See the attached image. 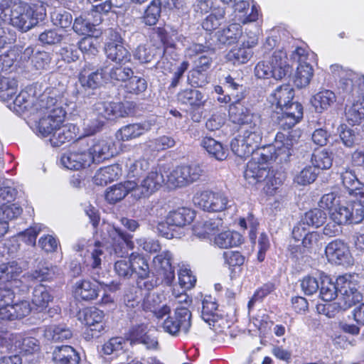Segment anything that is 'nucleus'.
Here are the masks:
<instances>
[{"label":"nucleus","mask_w":364,"mask_h":364,"mask_svg":"<svg viewBox=\"0 0 364 364\" xmlns=\"http://www.w3.org/2000/svg\"><path fill=\"white\" fill-rule=\"evenodd\" d=\"M98 287L88 279H82L75 283L73 289L74 296L82 301H91L98 296Z\"/></svg>","instance_id":"33"},{"label":"nucleus","mask_w":364,"mask_h":364,"mask_svg":"<svg viewBox=\"0 0 364 364\" xmlns=\"http://www.w3.org/2000/svg\"><path fill=\"white\" fill-rule=\"evenodd\" d=\"M332 152L326 149H315L312 153L311 161L313 166L321 170L329 169L333 164Z\"/></svg>","instance_id":"40"},{"label":"nucleus","mask_w":364,"mask_h":364,"mask_svg":"<svg viewBox=\"0 0 364 364\" xmlns=\"http://www.w3.org/2000/svg\"><path fill=\"white\" fill-rule=\"evenodd\" d=\"M123 87L127 94L138 95L146 90L147 82L144 78L132 75L126 80Z\"/></svg>","instance_id":"47"},{"label":"nucleus","mask_w":364,"mask_h":364,"mask_svg":"<svg viewBox=\"0 0 364 364\" xmlns=\"http://www.w3.org/2000/svg\"><path fill=\"white\" fill-rule=\"evenodd\" d=\"M44 108L45 114L38 121H27V124L43 137L50 136L59 126H62L66 117V111L55 97L48 96Z\"/></svg>","instance_id":"6"},{"label":"nucleus","mask_w":364,"mask_h":364,"mask_svg":"<svg viewBox=\"0 0 364 364\" xmlns=\"http://www.w3.org/2000/svg\"><path fill=\"white\" fill-rule=\"evenodd\" d=\"M102 80V72H100L99 69H96V66L90 63H85L78 75L79 82L85 90L98 88L101 85Z\"/></svg>","instance_id":"20"},{"label":"nucleus","mask_w":364,"mask_h":364,"mask_svg":"<svg viewBox=\"0 0 364 364\" xmlns=\"http://www.w3.org/2000/svg\"><path fill=\"white\" fill-rule=\"evenodd\" d=\"M301 220L308 226L319 228L325 223L326 214L321 208H312L304 213Z\"/></svg>","instance_id":"45"},{"label":"nucleus","mask_w":364,"mask_h":364,"mask_svg":"<svg viewBox=\"0 0 364 364\" xmlns=\"http://www.w3.org/2000/svg\"><path fill=\"white\" fill-rule=\"evenodd\" d=\"M105 54L107 58L120 64H126L131 60V53L124 46L123 41L119 34H116L115 39L107 43Z\"/></svg>","instance_id":"19"},{"label":"nucleus","mask_w":364,"mask_h":364,"mask_svg":"<svg viewBox=\"0 0 364 364\" xmlns=\"http://www.w3.org/2000/svg\"><path fill=\"white\" fill-rule=\"evenodd\" d=\"M88 153L92 164H100L113 156L109 143L105 139H94L92 144L89 141Z\"/></svg>","instance_id":"25"},{"label":"nucleus","mask_w":364,"mask_h":364,"mask_svg":"<svg viewBox=\"0 0 364 364\" xmlns=\"http://www.w3.org/2000/svg\"><path fill=\"white\" fill-rule=\"evenodd\" d=\"M139 266H136L137 274H136V284L139 289H144L147 291H151L157 286V279L153 277H150V269L149 263L146 261L138 259L136 263Z\"/></svg>","instance_id":"28"},{"label":"nucleus","mask_w":364,"mask_h":364,"mask_svg":"<svg viewBox=\"0 0 364 364\" xmlns=\"http://www.w3.org/2000/svg\"><path fill=\"white\" fill-rule=\"evenodd\" d=\"M277 106L282 109L292 102L294 97V90L289 84H284L278 87L274 93Z\"/></svg>","instance_id":"42"},{"label":"nucleus","mask_w":364,"mask_h":364,"mask_svg":"<svg viewBox=\"0 0 364 364\" xmlns=\"http://www.w3.org/2000/svg\"><path fill=\"white\" fill-rule=\"evenodd\" d=\"M46 334L50 336L54 341H63L72 336V332L68 328L60 326H48L46 330Z\"/></svg>","instance_id":"62"},{"label":"nucleus","mask_w":364,"mask_h":364,"mask_svg":"<svg viewBox=\"0 0 364 364\" xmlns=\"http://www.w3.org/2000/svg\"><path fill=\"white\" fill-rule=\"evenodd\" d=\"M176 100L179 104L189 107L190 116L193 122H198L201 120V109L205 106L206 100L200 90L194 88L181 90L176 95Z\"/></svg>","instance_id":"10"},{"label":"nucleus","mask_w":364,"mask_h":364,"mask_svg":"<svg viewBox=\"0 0 364 364\" xmlns=\"http://www.w3.org/2000/svg\"><path fill=\"white\" fill-rule=\"evenodd\" d=\"M150 43L155 49L161 50L164 55L169 50L176 48V43L173 38V34L167 30L165 26L152 28L149 35Z\"/></svg>","instance_id":"14"},{"label":"nucleus","mask_w":364,"mask_h":364,"mask_svg":"<svg viewBox=\"0 0 364 364\" xmlns=\"http://www.w3.org/2000/svg\"><path fill=\"white\" fill-rule=\"evenodd\" d=\"M196 213L189 208L181 207L169 211L166 217L168 226L183 228L190 225L195 218Z\"/></svg>","instance_id":"24"},{"label":"nucleus","mask_w":364,"mask_h":364,"mask_svg":"<svg viewBox=\"0 0 364 364\" xmlns=\"http://www.w3.org/2000/svg\"><path fill=\"white\" fill-rule=\"evenodd\" d=\"M350 281H348L344 276H340L336 279V283L332 282L328 277H325L321 279L320 289V297L324 301H331L337 297L338 291L344 289V294H347L346 284L349 285Z\"/></svg>","instance_id":"17"},{"label":"nucleus","mask_w":364,"mask_h":364,"mask_svg":"<svg viewBox=\"0 0 364 364\" xmlns=\"http://www.w3.org/2000/svg\"><path fill=\"white\" fill-rule=\"evenodd\" d=\"M218 305L215 299L211 296H205L202 301L201 317L203 321L208 323L211 328L216 331L220 321H223L224 318L218 313Z\"/></svg>","instance_id":"22"},{"label":"nucleus","mask_w":364,"mask_h":364,"mask_svg":"<svg viewBox=\"0 0 364 364\" xmlns=\"http://www.w3.org/2000/svg\"><path fill=\"white\" fill-rule=\"evenodd\" d=\"M281 116L278 117L279 131L275 136V143L279 144V151L282 146L286 148L287 155H291L294 145L301 136V130L294 127L303 118L304 107L298 102H292L282 109Z\"/></svg>","instance_id":"3"},{"label":"nucleus","mask_w":364,"mask_h":364,"mask_svg":"<svg viewBox=\"0 0 364 364\" xmlns=\"http://www.w3.org/2000/svg\"><path fill=\"white\" fill-rule=\"evenodd\" d=\"M154 299L151 298L149 294L146 295L142 302V307L145 311L154 312L156 316L159 318H163L164 316L168 315L171 312V309L167 305H164L159 309H157L156 304H151Z\"/></svg>","instance_id":"61"},{"label":"nucleus","mask_w":364,"mask_h":364,"mask_svg":"<svg viewBox=\"0 0 364 364\" xmlns=\"http://www.w3.org/2000/svg\"><path fill=\"white\" fill-rule=\"evenodd\" d=\"M55 267L44 259L36 262V265L27 273V277L31 281L51 282L55 277Z\"/></svg>","instance_id":"26"},{"label":"nucleus","mask_w":364,"mask_h":364,"mask_svg":"<svg viewBox=\"0 0 364 364\" xmlns=\"http://www.w3.org/2000/svg\"><path fill=\"white\" fill-rule=\"evenodd\" d=\"M205 171L199 164H183L174 167L166 176V184L169 188L186 187L197 182Z\"/></svg>","instance_id":"7"},{"label":"nucleus","mask_w":364,"mask_h":364,"mask_svg":"<svg viewBox=\"0 0 364 364\" xmlns=\"http://www.w3.org/2000/svg\"><path fill=\"white\" fill-rule=\"evenodd\" d=\"M178 283L181 288L185 289H192L196 283V277L191 269L181 268L178 271Z\"/></svg>","instance_id":"64"},{"label":"nucleus","mask_w":364,"mask_h":364,"mask_svg":"<svg viewBox=\"0 0 364 364\" xmlns=\"http://www.w3.org/2000/svg\"><path fill=\"white\" fill-rule=\"evenodd\" d=\"M150 129L151 124L149 123L129 124L117 131V137L122 141H130L139 137Z\"/></svg>","instance_id":"31"},{"label":"nucleus","mask_w":364,"mask_h":364,"mask_svg":"<svg viewBox=\"0 0 364 364\" xmlns=\"http://www.w3.org/2000/svg\"><path fill=\"white\" fill-rule=\"evenodd\" d=\"M276 174L277 173L273 169H271L269 174L262 181L264 183L263 191L267 196H274L282 184V180L277 177Z\"/></svg>","instance_id":"58"},{"label":"nucleus","mask_w":364,"mask_h":364,"mask_svg":"<svg viewBox=\"0 0 364 364\" xmlns=\"http://www.w3.org/2000/svg\"><path fill=\"white\" fill-rule=\"evenodd\" d=\"M50 60V53L44 50H38L31 57V63L36 70L46 69Z\"/></svg>","instance_id":"63"},{"label":"nucleus","mask_w":364,"mask_h":364,"mask_svg":"<svg viewBox=\"0 0 364 364\" xmlns=\"http://www.w3.org/2000/svg\"><path fill=\"white\" fill-rule=\"evenodd\" d=\"M52 360L55 364H79L80 357L73 347L63 345L54 349Z\"/></svg>","instance_id":"29"},{"label":"nucleus","mask_w":364,"mask_h":364,"mask_svg":"<svg viewBox=\"0 0 364 364\" xmlns=\"http://www.w3.org/2000/svg\"><path fill=\"white\" fill-rule=\"evenodd\" d=\"M172 254L166 250L153 258V267L156 272L162 277L163 281L170 286L175 279V267L172 265Z\"/></svg>","instance_id":"15"},{"label":"nucleus","mask_w":364,"mask_h":364,"mask_svg":"<svg viewBox=\"0 0 364 364\" xmlns=\"http://www.w3.org/2000/svg\"><path fill=\"white\" fill-rule=\"evenodd\" d=\"M193 200L199 207L208 212L223 211L227 208L228 203L227 197L223 193L210 190L196 193Z\"/></svg>","instance_id":"13"},{"label":"nucleus","mask_w":364,"mask_h":364,"mask_svg":"<svg viewBox=\"0 0 364 364\" xmlns=\"http://www.w3.org/2000/svg\"><path fill=\"white\" fill-rule=\"evenodd\" d=\"M9 9L6 11V14ZM9 21V23L14 27L18 28L20 31L23 29V4L21 2L15 3L10 11V15L6 14V19L0 21V26L1 22Z\"/></svg>","instance_id":"53"},{"label":"nucleus","mask_w":364,"mask_h":364,"mask_svg":"<svg viewBox=\"0 0 364 364\" xmlns=\"http://www.w3.org/2000/svg\"><path fill=\"white\" fill-rule=\"evenodd\" d=\"M325 254L329 262L341 264L348 260L350 252L346 242L342 240L336 239L326 245Z\"/></svg>","instance_id":"21"},{"label":"nucleus","mask_w":364,"mask_h":364,"mask_svg":"<svg viewBox=\"0 0 364 364\" xmlns=\"http://www.w3.org/2000/svg\"><path fill=\"white\" fill-rule=\"evenodd\" d=\"M336 101L335 93L327 89H323L316 93L311 99V103L317 112L328 109Z\"/></svg>","instance_id":"36"},{"label":"nucleus","mask_w":364,"mask_h":364,"mask_svg":"<svg viewBox=\"0 0 364 364\" xmlns=\"http://www.w3.org/2000/svg\"><path fill=\"white\" fill-rule=\"evenodd\" d=\"M187 80L191 86L202 87L208 83V73L193 68L188 73Z\"/></svg>","instance_id":"59"},{"label":"nucleus","mask_w":364,"mask_h":364,"mask_svg":"<svg viewBox=\"0 0 364 364\" xmlns=\"http://www.w3.org/2000/svg\"><path fill=\"white\" fill-rule=\"evenodd\" d=\"M191 313L184 306L177 307L173 315H168L162 327L164 331L172 336H177L182 331L187 333L191 326Z\"/></svg>","instance_id":"12"},{"label":"nucleus","mask_w":364,"mask_h":364,"mask_svg":"<svg viewBox=\"0 0 364 364\" xmlns=\"http://www.w3.org/2000/svg\"><path fill=\"white\" fill-rule=\"evenodd\" d=\"M117 237L113 238L112 246L115 253L122 252L123 249L132 250L134 247L132 236L120 230H115Z\"/></svg>","instance_id":"46"},{"label":"nucleus","mask_w":364,"mask_h":364,"mask_svg":"<svg viewBox=\"0 0 364 364\" xmlns=\"http://www.w3.org/2000/svg\"><path fill=\"white\" fill-rule=\"evenodd\" d=\"M314 75V69L309 63H300L296 70L294 84L298 88L309 85Z\"/></svg>","instance_id":"41"},{"label":"nucleus","mask_w":364,"mask_h":364,"mask_svg":"<svg viewBox=\"0 0 364 364\" xmlns=\"http://www.w3.org/2000/svg\"><path fill=\"white\" fill-rule=\"evenodd\" d=\"M134 102H107L100 100L93 104L90 112V120L87 125L89 134L100 132L108 120L127 117L134 114Z\"/></svg>","instance_id":"4"},{"label":"nucleus","mask_w":364,"mask_h":364,"mask_svg":"<svg viewBox=\"0 0 364 364\" xmlns=\"http://www.w3.org/2000/svg\"><path fill=\"white\" fill-rule=\"evenodd\" d=\"M52 300L53 296L47 287L42 284H37L32 294L31 311L34 309L37 312H41L48 307Z\"/></svg>","instance_id":"32"},{"label":"nucleus","mask_w":364,"mask_h":364,"mask_svg":"<svg viewBox=\"0 0 364 364\" xmlns=\"http://www.w3.org/2000/svg\"><path fill=\"white\" fill-rule=\"evenodd\" d=\"M345 115L346 121L351 126L361 123L364 119V95L358 96V100L346 108Z\"/></svg>","instance_id":"37"},{"label":"nucleus","mask_w":364,"mask_h":364,"mask_svg":"<svg viewBox=\"0 0 364 364\" xmlns=\"http://www.w3.org/2000/svg\"><path fill=\"white\" fill-rule=\"evenodd\" d=\"M242 97V95L237 96L236 102L230 104L228 113L232 121L237 124V134L231 141V149L237 156L246 159L258 149L262 135L250 111L240 104L239 101Z\"/></svg>","instance_id":"1"},{"label":"nucleus","mask_w":364,"mask_h":364,"mask_svg":"<svg viewBox=\"0 0 364 364\" xmlns=\"http://www.w3.org/2000/svg\"><path fill=\"white\" fill-rule=\"evenodd\" d=\"M138 259L142 261H146L145 257L136 252H132L130 254L129 258H124L117 260L114 263V270L117 274L123 278H130L134 273L137 274L136 266H141L136 264Z\"/></svg>","instance_id":"23"},{"label":"nucleus","mask_w":364,"mask_h":364,"mask_svg":"<svg viewBox=\"0 0 364 364\" xmlns=\"http://www.w3.org/2000/svg\"><path fill=\"white\" fill-rule=\"evenodd\" d=\"M98 40L92 36L87 35L78 43L79 49L87 55H95L98 53Z\"/></svg>","instance_id":"57"},{"label":"nucleus","mask_w":364,"mask_h":364,"mask_svg":"<svg viewBox=\"0 0 364 364\" xmlns=\"http://www.w3.org/2000/svg\"><path fill=\"white\" fill-rule=\"evenodd\" d=\"M17 82L14 78L6 77L0 75V99L3 101L11 100L16 94Z\"/></svg>","instance_id":"52"},{"label":"nucleus","mask_w":364,"mask_h":364,"mask_svg":"<svg viewBox=\"0 0 364 364\" xmlns=\"http://www.w3.org/2000/svg\"><path fill=\"white\" fill-rule=\"evenodd\" d=\"M79 127L73 124L59 126L50 136V142L54 147H59L65 143H75L79 137Z\"/></svg>","instance_id":"16"},{"label":"nucleus","mask_w":364,"mask_h":364,"mask_svg":"<svg viewBox=\"0 0 364 364\" xmlns=\"http://www.w3.org/2000/svg\"><path fill=\"white\" fill-rule=\"evenodd\" d=\"M132 183L135 185L133 188V198L139 200L149 198L159 191L164 183V178L163 174L158 171L157 167H152L144 176L139 185L135 181Z\"/></svg>","instance_id":"11"},{"label":"nucleus","mask_w":364,"mask_h":364,"mask_svg":"<svg viewBox=\"0 0 364 364\" xmlns=\"http://www.w3.org/2000/svg\"><path fill=\"white\" fill-rule=\"evenodd\" d=\"M223 258L224 259V264L230 270L231 277H234L236 273V269L240 272L242 267L246 261L245 256L238 250H228L223 253Z\"/></svg>","instance_id":"38"},{"label":"nucleus","mask_w":364,"mask_h":364,"mask_svg":"<svg viewBox=\"0 0 364 364\" xmlns=\"http://www.w3.org/2000/svg\"><path fill=\"white\" fill-rule=\"evenodd\" d=\"M157 50L155 47L152 48L145 44H140L134 52V58L139 60L140 63H148L154 59Z\"/></svg>","instance_id":"56"},{"label":"nucleus","mask_w":364,"mask_h":364,"mask_svg":"<svg viewBox=\"0 0 364 364\" xmlns=\"http://www.w3.org/2000/svg\"><path fill=\"white\" fill-rule=\"evenodd\" d=\"M249 9L250 4L247 1L241 0L234 4L235 12L242 14L244 19L242 21L244 23L256 21L258 19V12L257 9L252 6L251 8V12L247 14Z\"/></svg>","instance_id":"55"},{"label":"nucleus","mask_w":364,"mask_h":364,"mask_svg":"<svg viewBox=\"0 0 364 364\" xmlns=\"http://www.w3.org/2000/svg\"><path fill=\"white\" fill-rule=\"evenodd\" d=\"M318 173L315 168L308 166L304 168L294 178V182L302 186L309 185L313 183L317 178Z\"/></svg>","instance_id":"60"},{"label":"nucleus","mask_w":364,"mask_h":364,"mask_svg":"<svg viewBox=\"0 0 364 364\" xmlns=\"http://www.w3.org/2000/svg\"><path fill=\"white\" fill-rule=\"evenodd\" d=\"M43 8L38 7L37 5L33 6H29L26 10V17L24 19V26L26 30L31 29L37 25L39 21H43L46 16V12H43Z\"/></svg>","instance_id":"49"},{"label":"nucleus","mask_w":364,"mask_h":364,"mask_svg":"<svg viewBox=\"0 0 364 364\" xmlns=\"http://www.w3.org/2000/svg\"><path fill=\"white\" fill-rule=\"evenodd\" d=\"M134 186L131 181L113 185L107 189L105 193V200L110 204H115L124 199L129 193L133 197Z\"/></svg>","instance_id":"27"},{"label":"nucleus","mask_w":364,"mask_h":364,"mask_svg":"<svg viewBox=\"0 0 364 364\" xmlns=\"http://www.w3.org/2000/svg\"><path fill=\"white\" fill-rule=\"evenodd\" d=\"M151 169L149 161L147 159L142 158L136 160L130 165L128 175L131 178L139 179L148 173Z\"/></svg>","instance_id":"54"},{"label":"nucleus","mask_w":364,"mask_h":364,"mask_svg":"<svg viewBox=\"0 0 364 364\" xmlns=\"http://www.w3.org/2000/svg\"><path fill=\"white\" fill-rule=\"evenodd\" d=\"M287 53L283 47L277 48L272 53L269 63L274 68L275 80L284 77L289 70Z\"/></svg>","instance_id":"35"},{"label":"nucleus","mask_w":364,"mask_h":364,"mask_svg":"<svg viewBox=\"0 0 364 364\" xmlns=\"http://www.w3.org/2000/svg\"><path fill=\"white\" fill-rule=\"evenodd\" d=\"M250 226L249 238L252 243L256 242L259 223L252 212L248 213L247 218H240L238 225L241 229L245 230Z\"/></svg>","instance_id":"51"},{"label":"nucleus","mask_w":364,"mask_h":364,"mask_svg":"<svg viewBox=\"0 0 364 364\" xmlns=\"http://www.w3.org/2000/svg\"><path fill=\"white\" fill-rule=\"evenodd\" d=\"M279 144H276L275 146H268L262 148L259 153V156L257 160L255 159H250L246 164L244 171V177L245 180L251 184H257L262 183L265 178L269 174V168L268 164L283 155L281 158L284 161L289 159L291 155H287L286 148L282 146V149L279 151Z\"/></svg>","instance_id":"5"},{"label":"nucleus","mask_w":364,"mask_h":364,"mask_svg":"<svg viewBox=\"0 0 364 364\" xmlns=\"http://www.w3.org/2000/svg\"><path fill=\"white\" fill-rule=\"evenodd\" d=\"M22 56L16 49L9 50L6 53L0 55V63L2 70L10 68L16 69L21 65Z\"/></svg>","instance_id":"50"},{"label":"nucleus","mask_w":364,"mask_h":364,"mask_svg":"<svg viewBox=\"0 0 364 364\" xmlns=\"http://www.w3.org/2000/svg\"><path fill=\"white\" fill-rule=\"evenodd\" d=\"M318 205L328 210L331 220L338 224H359L364 220V202L346 195L337 196L333 192L326 193L321 198Z\"/></svg>","instance_id":"2"},{"label":"nucleus","mask_w":364,"mask_h":364,"mask_svg":"<svg viewBox=\"0 0 364 364\" xmlns=\"http://www.w3.org/2000/svg\"><path fill=\"white\" fill-rule=\"evenodd\" d=\"M147 328V325L144 323L132 326L127 334V339L131 344H143L148 349H156L158 341L148 333Z\"/></svg>","instance_id":"18"},{"label":"nucleus","mask_w":364,"mask_h":364,"mask_svg":"<svg viewBox=\"0 0 364 364\" xmlns=\"http://www.w3.org/2000/svg\"><path fill=\"white\" fill-rule=\"evenodd\" d=\"M88 149L89 139L79 137L71 144L70 151L61 156L63 165L68 169L76 171L89 166L92 163Z\"/></svg>","instance_id":"9"},{"label":"nucleus","mask_w":364,"mask_h":364,"mask_svg":"<svg viewBox=\"0 0 364 364\" xmlns=\"http://www.w3.org/2000/svg\"><path fill=\"white\" fill-rule=\"evenodd\" d=\"M201 146L208 154L219 161L227 158L228 149L220 142L210 136H205L202 139Z\"/></svg>","instance_id":"39"},{"label":"nucleus","mask_w":364,"mask_h":364,"mask_svg":"<svg viewBox=\"0 0 364 364\" xmlns=\"http://www.w3.org/2000/svg\"><path fill=\"white\" fill-rule=\"evenodd\" d=\"M105 316L104 311L95 306L84 308L80 312L79 320L85 326L83 336L86 341L97 338L106 331Z\"/></svg>","instance_id":"8"},{"label":"nucleus","mask_w":364,"mask_h":364,"mask_svg":"<svg viewBox=\"0 0 364 364\" xmlns=\"http://www.w3.org/2000/svg\"><path fill=\"white\" fill-rule=\"evenodd\" d=\"M218 230V225L212 220L198 222L193 227V234L200 239H208L215 235Z\"/></svg>","instance_id":"43"},{"label":"nucleus","mask_w":364,"mask_h":364,"mask_svg":"<svg viewBox=\"0 0 364 364\" xmlns=\"http://www.w3.org/2000/svg\"><path fill=\"white\" fill-rule=\"evenodd\" d=\"M214 242L221 249H228L242 245L244 242V237L240 232L228 230L216 235Z\"/></svg>","instance_id":"34"},{"label":"nucleus","mask_w":364,"mask_h":364,"mask_svg":"<svg viewBox=\"0 0 364 364\" xmlns=\"http://www.w3.org/2000/svg\"><path fill=\"white\" fill-rule=\"evenodd\" d=\"M253 52L241 45L232 48L227 54L228 61L233 65H240L246 63L252 57Z\"/></svg>","instance_id":"44"},{"label":"nucleus","mask_w":364,"mask_h":364,"mask_svg":"<svg viewBox=\"0 0 364 364\" xmlns=\"http://www.w3.org/2000/svg\"><path fill=\"white\" fill-rule=\"evenodd\" d=\"M161 6H162L155 0H152L142 15V21L146 26L156 25L161 17Z\"/></svg>","instance_id":"48"},{"label":"nucleus","mask_w":364,"mask_h":364,"mask_svg":"<svg viewBox=\"0 0 364 364\" xmlns=\"http://www.w3.org/2000/svg\"><path fill=\"white\" fill-rule=\"evenodd\" d=\"M122 169L118 164H112L99 168L93 176V182L97 186H105L119 179Z\"/></svg>","instance_id":"30"}]
</instances>
